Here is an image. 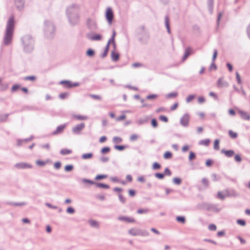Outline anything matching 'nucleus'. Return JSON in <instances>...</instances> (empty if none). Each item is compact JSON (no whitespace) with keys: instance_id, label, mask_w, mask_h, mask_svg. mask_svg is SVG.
<instances>
[{"instance_id":"5701e85b","label":"nucleus","mask_w":250,"mask_h":250,"mask_svg":"<svg viewBox=\"0 0 250 250\" xmlns=\"http://www.w3.org/2000/svg\"><path fill=\"white\" fill-rule=\"evenodd\" d=\"M120 56V54L114 50H112L111 52V58L114 62H117L119 60Z\"/></svg>"},{"instance_id":"cd10ccee","label":"nucleus","mask_w":250,"mask_h":250,"mask_svg":"<svg viewBox=\"0 0 250 250\" xmlns=\"http://www.w3.org/2000/svg\"><path fill=\"white\" fill-rule=\"evenodd\" d=\"M93 156L94 154L92 152H88L83 154L81 158L83 160H89L91 159Z\"/></svg>"},{"instance_id":"09e8293b","label":"nucleus","mask_w":250,"mask_h":250,"mask_svg":"<svg viewBox=\"0 0 250 250\" xmlns=\"http://www.w3.org/2000/svg\"><path fill=\"white\" fill-rule=\"evenodd\" d=\"M220 140L216 139L213 142V148L216 150H219L220 149Z\"/></svg>"},{"instance_id":"0e129e2a","label":"nucleus","mask_w":250,"mask_h":250,"mask_svg":"<svg viewBox=\"0 0 250 250\" xmlns=\"http://www.w3.org/2000/svg\"><path fill=\"white\" fill-rule=\"evenodd\" d=\"M62 166V164L59 161L55 162L53 164V167L56 170L60 169L61 168Z\"/></svg>"},{"instance_id":"bb28decb","label":"nucleus","mask_w":250,"mask_h":250,"mask_svg":"<svg viewBox=\"0 0 250 250\" xmlns=\"http://www.w3.org/2000/svg\"><path fill=\"white\" fill-rule=\"evenodd\" d=\"M226 196L227 197H238L239 196V194L234 190H226Z\"/></svg>"},{"instance_id":"5fc2aeb1","label":"nucleus","mask_w":250,"mask_h":250,"mask_svg":"<svg viewBox=\"0 0 250 250\" xmlns=\"http://www.w3.org/2000/svg\"><path fill=\"white\" fill-rule=\"evenodd\" d=\"M155 178H157L159 180H163L165 178V175H164L163 172H157L154 173V174Z\"/></svg>"},{"instance_id":"c85d7f7f","label":"nucleus","mask_w":250,"mask_h":250,"mask_svg":"<svg viewBox=\"0 0 250 250\" xmlns=\"http://www.w3.org/2000/svg\"><path fill=\"white\" fill-rule=\"evenodd\" d=\"M82 182L85 185H95L96 182L92 180L87 179V178H83L81 179Z\"/></svg>"},{"instance_id":"052dcab7","label":"nucleus","mask_w":250,"mask_h":250,"mask_svg":"<svg viewBox=\"0 0 250 250\" xmlns=\"http://www.w3.org/2000/svg\"><path fill=\"white\" fill-rule=\"evenodd\" d=\"M74 117L78 120H81V121H82V120H85L86 119H87L88 118V117L86 116H84V115H74Z\"/></svg>"},{"instance_id":"473e14b6","label":"nucleus","mask_w":250,"mask_h":250,"mask_svg":"<svg viewBox=\"0 0 250 250\" xmlns=\"http://www.w3.org/2000/svg\"><path fill=\"white\" fill-rule=\"evenodd\" d=\"M162 166L161 165L157 162H154L152 165L151 168L153 170H158L161 168Z\"/></svg>"},{"instance_id":"f257e3e1","label":"nucleus","mask_w":250,"mask_h":250,"mask_svg":"<svg viewBox=\"0 0 250 250\" xmlns=\"http://www.w3.org/2000/svg\"><path fill=\"white\" fill-rule=\"evenodd\" d=\"M15 20L13 15L11 16L7 21L6 26V29L3 38V43L5 45H9L11 44L14 34L15 29Z\"/></svg>"},{"instance_id":"7ed1b4c3","label":"nucleus","mask_w":250,"mask_h":250,"mask_svg":"<svg viewBox=\"0 0 250 250\" xmlns=\"http://www.w3.org/2000/svg\"><path fill=\"white\" fill-rule=\"evenodd\" d=\"M23 46V51L31 53L34 49V40L30 35H25L21 39Z\"/></svg>"},{"instance_id":"13d9d810","label":"nucleus","mask_w":250,"mask_h":250,"mask_svg":"<svg viewBox=\"0 0 250 250\" xmlns=\"http://www.w3.org/2000/svg\"><path fill=\"white\" fill-rule=\"evenodd\" d=\"M10 113H7L5 114L0 115V123L5 122L8 116L10 115Z\"/></svg>"},{"instance_id":"20e7f679","label":"nucleus","mask_w":250,"mask_h":250,"mask_svg":"<svg viewBox=\"0 0 250 250\" xmlns=\"http://www.w3.org/2000/svg\"><path fill=\"white\" fill-rule=\"evenodd\" d=\"M137 35L141 37L138 38L139 41L142 44H146L148 42L150 35L148 31L145 29V25H141L136 30Z\"/></svg>"},{"instance_id":"423d86ee","label":"nucleus","mask_w":250,"mask_h":250,"mask_svg":"<svg viewBox=\"0 0 250 250\" xmlns=\"http://www.w3.org/2000/svg\"><path fill=\"white\" fill-rule=\"evenodd\" d=\"M104 16L106 21L108 24L110 25L113 22L114 18V14L112 8L110 7H108L105 10Z\"/></svg>"},{"instance_id":"58836bf2","label":"nucleus","mask_w":250,"mask_h":250,"mask_svg":"<svg viewBox=\"0 0 250 250\" xmlns=\"http://www.w3.org/2000/svg\"><path fill=\"white\" fill-rule=\"evenodd\" d=\"M74 167L72 164L66 165L64 167V170L66 172H70L73 170Z\"/></svg>"},{"instance_id":"2eb2a0df","label":"nucleus","mask_w":250,"mask_h":250,"mask_svg":"<svg viewBox=\"0 0 250 250\" xmlns=\"http://www.w3.org/2000/svg\"><path fill=\"white\" fill-rule=\"evenodd\" d=\"M221 153L224 154L226 157L230 158L235 155V151L233 149H222Z\"/></svg>"},{"instance_id":"39448f33","label":"nucleus","mask_w":250,"mask_h":250,"mask_svg":"<svg viewBox=\"0 0 250 250\" xmlns=\"http://www.w3.org/2000/svg\"><path fill=\"white\" fill-rule=\"evenodd\" d=\"M44 32L45 37L48 39H52L55 35V25L51 21L48 20L44 21Z\"/></svg>"},{"instance_id":"aec40b11","label":"nucleus","mask_w":250,"mask_h":250,"mask_svg":"<svg viewBox=\"0 0 250 250\" xmlns=\"http://www.w3.org/2000/svg\"><path fill=\"white\" fill-rule=\"evenodd\" d=\"M149 119V117L148 116H146L144 118H141L139 119H138L136 121V123L138 125H142L144 124H146L148 122Z\"/></svg>"},{"instance_id":"f8f14e48","label":"nucleus","mask_w":250,"mask_h":250,"mask_svg":"<svg viewBox=\"0 0 250 250\" xmlns=\"http://www.w3.org/2000/svg\"><path fill=\"white\" fill-rule=\"evenodd\" d=\"M118 219L119 221L125 222L127 223H134L136 222V220L134 218L127 216H119L118 217Z\"/></svg>"},{"instance_id":"2f4dec72","label":"nucleus","mask_w":250,"mask_h":250,"mask_svg":"<svg viewBox=\"0 0 250 250\" xmlns=\"http://www.w3.org/2000/svg\"><path fill=\"white\" fill-rule=\"evenodd\" d=\"M178 95L177 91L171 92L166 95V97L167 99H174L176 98Z\"/></svg>"},{"instance_id":"680f3d73","label":"nucleus","mask_w":250,"mask_h":250,"mask_svg":"<svg viewBox=\"0 0 250 250\" xmlns=\"http://www.w3.org/2000/svg\"><path fill=\"white\" fill-rule=\"evenodd\" d=\"M158 187L164 189L166 191V193L167 195H168L170 193L173 191V189L165 187L164 186L159 185L158 186Z\"/></svg>"},{"instance_id":"9b49d317","label":"nucleus","mask_w":250,"mask_h":250,"mask_svg":"<svg viewBox=\"0 0 250 250\" xmlns=\"http://www.w3.org/2000/svg\"><path fill=\"white\" fill-rule=\"evenodd\" d=\"M14 167L19 169H24L27 168H31L33 167V166L31 164L26 162H21L16 163Z\"/></svg>"},{"instance_id":"f03ea898","label":"nucleus","mask_w":250,"mask_h":250,"mask_svg":"<svg viewBox=\"0 0 250 250\" xmlns=\"http://www.w3.org/2000/svg\"><path fill=\"white\" fill-rule=\"evenodd\" d=\"M79 6L77 4H73L66 8V15L71 25L74 26L79 23Z\"/></svg>"},{"instance_id":"e433bc0d","label":"nucleus","mask_w":250,"mask_h":250,"mask_svg":"<svg viewBox=\"0 0 250 250\" xmlns=\"http://www.w3.org/2000/svg\"><path fill=\"white\" fill-rule=\"evenodd\" d=\"M72 152V150L65 148L62 149L60 151V153L62 155H67L71 154Z\"/></svg>"},{"instance_id":"412c9836","label":"nucleus","mask_w":250,"mask_h":250,"mask_svg":"<svg viewBox=\"0 0 250 250\" xmlns=\"http://www.w3.org/2000/svg\"><path fill=\"white\" fill-rule=\"evenodd\" d=\"M238 113L243 119L245 120H249L250 119V115L247 112L238 109Z\"/></svg>"},{"instance_id":"ddd939ff","label":"nucleus","mask_w":250,"mask_h":250,"mask_svg":"<svg viewBox=\"0 0 250 250\" xmlns=\"http://www.w3.org/2000/svg\"><path fill=\"white\" fill-rule=\"evenodd\" d=\"M67 126V124H63L58 126L56 129L52 132V135H57L62 133Z\"/></svg>"},{"instance_id":"49530a36","label":"nucleus","mask_w":250,"mask_h":250,"mask_svg":"<svg viewBox=\"0 0 250 250\" xmlns=\"http://www.w3.org/2000/svg\"><path fill=\"white\" fill-rule=\"evenodd\" d=\"M196 158V153L192 151H190L188 155V160L190 162H191L193 160Z\"/></svg>"},{"instance_id":"f3484780","label":"nucleus","mask_w":250,"mask_h":250,"mask_svg":"<svg viewBox=\"0 0 250 250\" xmlns=\"http://www.w3.org/2000/svg\"><path fill=\"white\" fill-rule=\"evenodd\" d=\"M229 84L226 81H223V78H220L217 81V86L218 88L228 87Z\"/></svg>"},{"instance_id":"864d4df0","label":"nucleus","mask_w":250,"mask_h":250,"mask_svg":"<svg viewBox=\"0 0 250 250\" xmlns=\"http://www.w3.org/2000/svg\"><path fill=\"white\" fill-rule=\"evenodd\" d=\"M150 123H151V125L152 126V127L153 128H155L158 127V122L156 118H152L151 120Z\"/></svg>"},{"instance_id":"6e6552de","label":"nucleus","mask_w":250,"mask_h":250,"mask_svg":"<svg viewBox=\"0 0 250 250\" xmlns=\"http://www.w3.org/2000/svg\"><path fill=\"white\" fill-rule=\"evenodd\" d=\"M86 37L92 41H100L103 39V36L101 34L94 33L93 31L86 34Z\"/></svg>"},{"instance_id":"393cba45","label":"nucleus","mask_w":250,"mask_h":250,"mask_svg":"<svg viewBox=\"0 0 250 250\" xmlns=\"http://www.w3.org/2000/svg\"><path fill=\"white\" fill-rule=\"evenodd\" d=\"M129 146L128 145H115L114 146V148L116 150H117L119 151H122L124 150L125 149L128 148Z\"/></svg>"},{"instance_id":"ea45409f","label":"nucleus","mask_w":250,"mask_h":250,"mask_svg":"<svg viewBox=\"0 0 250 250\" xmlns=\"http://www.w3.org/2000/svg\"><path fill=\"white\" fill-rule=\"evenodd\" d=\"M21 88V85L19 83H15L13 85L11 88V92L12 93H14L16 92L18 90L20 89Z\"/></svg>"},{"instance_id":"8fccbe9b","label":"nucleus","mask_w":250,"mask_h":250,"mask_svg":"<svg viewBox=\"0 0 250 250\" xmlns=\"http://www.w3.org/2000/svg\"><path fill=\"white\" fill-rule=\"evenodd\" d=\"M108 177L106 174H97L94 178L95 181H100L105 179Z\"/></svg>"},{"instance_id":"a18cd8bd","label":"nucleus","mask_w":250,"mask_h":250,"mask_svg":"<svg viewBox=\"0 0 250 250\" xmlns=\"http://www.w3.org/2000/svg\"><path fill=\"white\" fill-rule=\"evenodd\" d=\"M172 182L176 185H180L182 184V179L180 177H175L172 179Z\"/></svg>"},{"instance_id":"a19ab883","label":"nucleus","mask_w":250,"mask_h":250,"mask_svg":"<svg viewBox=\"0 0 250 250\" xmlns=\"http://www.w3.org/2000/svg\"><path fill=\"white\" fill-rule=\"evenodd\" d=\"M95 54V50L91 48H88L86 51V55L89 57H93Z\"/></svg>"},{"instance_id":"7c9ffc66","label":"nucleus","mask_w":250,"mask_h":250,"mask_svg":"<svg viewBox=\"0 0 250 250\" xmlns=\"http://www.w3.org/2000/svg\"><path fill=\"white\" fill-rule=\"evenodd\" d=\"M175 219L177 222L182 224H184L186 222V217L183 215L177 216Z\"/></svg>"},{"instance_id":"de8ad7c7","label":"nucleus","mask_w":250,"mask_h":250,"mask_svg":"<svg viewBox=\"0 0 250 250\" xmlns=\"http://www.w3.org/2000/svg\"><path fill=\"white\" fill-rule=\"evenodd\" d=\"M89 223L91 227L95 228H97L99 226L98 222L95 220H93V219L89 220Z\"/></svg>"},{"instance_id":"6ab92c4d","label":"nucleus","mask_w":250,"mask_h":250,"mask_svg":"<svg viewBox=\"0 0 250 250\" xmlns=\"http://www.w3.org/2000/svg\"><path fill=\"white\" fill-rule=\"evenodd\" d=\"M59 84L62 85L64 88L71 89V81L63 80L59 82Z\"/></svg>"},{"instance_id":"774afa93","label":"nucleus","mask_w":250,"mask_h":250,"mask_svg":"<svg viewBox=\"0 0 250 250\" xmlns=\"http://www.w3.org/2000/svg\"><path fill=\"white\" fill-rule=\"evenodd\" d=\"M66 212L68 214H73L75 212V209L72 206H69L66 208Z\"/></svg>"},{"instance_id":"6e6d98bb","label":"nucleus","mask_w":250,"mask_h":250,"mask_svg":"<svg viewBox=\"0 0 250 250\" xmlns=\"http://www.w3.org/2000/svg\"><path fill=\"white\" fill-rule=\"evenodd\" d=\"M113 143L118 144L123 142V139L119 136H114L112 139Z\"/></svg>"},{"instance_id":"c03bdc74","label":"nucleus","mask_w":250,"mask_h":250,"mask_svg":"<svg viewBox=\"0 0 250 250\" xmlns=\"http://www.w3.org/2000/svg\"><path fill=\"white\" fill-rule=\"evenodd\" d=\"M210 143V140L209 139H205L200 141L199 144L205 146H209Z\"/></svg>"},{"instance_id":"79ce46f5","label":"nucleus","mask_w":250,"mask_h":250,"mask_svg":"<svg viewBox=\"0 0 250 250\" xmlns=\"http://www.w3.org/2000/svg\"><path fill=\"white\" fill-rule=\"evenodd\" d=\"M172 156V153L170 151H167L163 154L164 158L166 160L170 159Z\"/></svg>"},{"instance_id":"69168bd1","label":"nucleus","mask_w":250,"mask_h":250,"mask_svg":"<svg viewBox=\"0 0 250 250\" xmlns=\"http://www.w3.org/2000/svg\"><path fill=\"white\" fill-rule=\"evenodd\" d=\"M196 97V95L195 94H189L186 98V102L188 103L191 102L193 100V99Z\"/></svg>"},{"instance_id":"4468645a","label":"nucleus","mask_w":250,"mask_h":250,"mask_svg":"<svg viewBox=\"0 0 250 250\" xmlns=\"http://www.w3.org/2000/svg\"><path fill=\"white\" fill-rule=\"evenodd\" d=\"M193 51L190 47H188L185 49L184 55L182 58L181 61L182 62H185L187 58L191 54H192Z\"/></svg>"},{"instance_id":"c9c22d12","label":"nucleus","mask_w":250,"mask_h":250,"mask_svg":"<svg viewBox=\"0 0 250 250\" xmlns=\"http://www.w3.org/2000/svg\"><path fill=\"white\" fill-rule=\"evenodd\" d=\"M220 210L221 209L218 208L217 205L211 204L210 211H211L215 213H218L219 212H220Z\"/></svg>"},{"instance_id":"b1692460","label":"nucleus","mask_w":250,"mask_h":250,"mask_svg":"<svg viewBox=\"0 0 250 250\" xmlns=\"http://www.w3.org/2000/svg\"><path fill=\"white\" fill-rule=\"evenodd\" d=\"M95 186L96 187L101 189H108L110 188L108 184L104 183L96 182Z\"/></svg>"},{"instance_id":"3c124183","label":"nucleus","mask_w":250,"mask_h":250,"mask_svg":"<svg viewBox=\"0 0 250 250\" xmlns=\"http://www.w3.org/2000/svg\"><path fill=\"white\" fill-rule=\"evenodd\" d=\"M228 134H229V136L231 139H235L237 138L238 137V134L236 132H234L233 131H232L231 130H229Z\"/></svg>"},{"instance_id":"4be33fe9","label":"nucleus","mask_w":250,"mask_h":250,"mask_svg":"<svg viewBox=\"0 0 250 250\" xmlns=\"http://www.w3.org/2000/svg\"><path fill=\"white\" fill-rule=\"evenodd\" d=\"M128 233L133 236H140V229L135 228H132L128 230Z\"/></svg>"},{"instance_id":"bf43d9fd","label":"nucleus","mask_w":250,"mask_h":250,"mask_svg":"<svg viewBox=\"0 0 250 250\" xmlns=\"http://www.w3.org/2000/svg\"><path fill=\"white\" fill-rule=\"evenodd\" d=\"M37 77L34 75L27 76L23 78V80L25 81H30L34 82L36 80Z\"/></svg>"},{"instance_id":"4d7b16f0","label":"nucleus","mask_w":250,"mask_h":250,"mask_svg":"<svg viewBox=\"0 0 250 250\" xmlns=\"http://www.w3.org/2000/svg\"><path fill=\"white\" fill-rule=\"evenodd\" d=\"M223 15V13L222 12H220L217 14V20H216V24L217 26V28H218V26H219L220 22V21L222 18Z\"/></svg>"},{"instance_id":"37998d69","label":"nucleus","mask_w":250,"mask_h":250,"mask_svg":"<svg viewBox=\"0 0 250 250\" xmlns=\"http://www.w3.org/2000/svg\"><path fill=\"white\" fill-rule=\"evenodd\" d=\"M110 150L111 148L109 146H105L101 148L100 153L102 154H105L109 153Z\"/></svg>"},{"instance_id":"4c0bfd02","label":"nucleus","mask_w":250,"mask_h":250,"mask_svg":"<svg viewBox=\"0 0 250 250\" xmlns=\"http://www.w3.org/2000/svg\"><path fill=\"white\" fill-rule=\"evenodd\" d=\"M210 177L212 181L213 182L219 181L221 179V177L220 175H217L215 173H212L210 175Z\"/></svg>"},{"instance_id":"72a5a7b5","label":"nucleus","mask_w":250,"mask_h":250,"mask_svg":"<svg viewBox=\"0 0 250 250\" xmlns=\"http://www.w3.org/2000/svg\"><path fill=\"white\" fill-rule=\"evenodd\" d=\"M49 162V160H46V161H43L42 160H37L36 161V164L40 167H44L48 162Z\"/></svg>"},{"instance_id":"9d476101","label":"nucleus","mask_w":250,"mask_h":250,"mask_svg":"<svg viewBox=\"0 0 250 250\" xmlns=\"http://www.w3.org/2000/svg\"><path fill=\"white\" fill-rule=\"evenodd\" d=\"M84 127L85 124L84 123H81L73 127L72 129V131L74 134H80Z\"/></svg>"},{"instance_id":"a878e982","label":"nucleus","mask_w":250,"mask_h":250,"mask_svg":"<svg viewBox=\"0 0 250 250\" xmlns=\"http://www.w3.org/2000/svg\"><path fill=\"white\" fill-rule=\"evenodd\" d=\"M6 204L10 206H22L27 205V203L25 202H7Z\"/></svg>"},{"instance_id":"603ef678","label":"nucleus","mask_w":250,"mask_h":250,"mask_svg":"<svg viewBox=\"0 0 250 250\" xmlns=\"http://www.w3.org/2000/svg\"><path fill=\"white\" fill-rule=\"evenodd\" d=\"M202 183L205 189L208 188H209V181L206 178H203L202 179Z\"/></svg>"},{"instance_id":"338daca9","label":"nucleus","mask_w":250,"mask_h":250,"mask_svg":"<svg viewBox=\"0 0 250 250\" xmlns=\"http://www.w3.org/2000/svg\"><path fill=\"white\" fill-rule=\"evenodd\" d=\"M226 197H227L226 195H225L222 191H218L217 194V198L221 200H224Z\"/></svg>"},{"instance_id":"0eeeda50","label":"nucleus","mask_w":250,"mask_h":250,"mask_svg":"<svg viewBox=\"0 0 250 250\" xmlns=\"http://www.w3.org/2000/svg\"><path fill=\"white\" fill-rule=\"evenodd\" d=\"M87 28L91 31H94L98 29V25L96 21L91 18H88L86 20Z\"/></svg>"},{"instance_id":"f704fd0d","label":"nucleus","mask_w":250,"mask_h":250,"mask_svg":"<svg viewBox=\"0 0 250 250\" xmlns=\"http://www.w3.org/2000/svg\"><path fill=\"white\" fill-rule=\"evenodd\" d=\"M158 95L156 94H150L146 96V100L149 101H154L158 98Z\"/></svg>"},{"instance_id":"a211bd4d","label":"nucleus","mask_w":250,"mask_h":250,"mask_svg":"<svg viewBox=\"0 0 250 250\" xmlns=\"http://www.w3.org/2000/svg\"><path fill=\"white\" fill-rule=\"evenodd\" d=\"M165 25L167 29V31L169 34H171V31L170 29V20L169 16L168 15H166L165 17Z\"/></svg>"},{"instance_id":"c756f323","label":"nucleus","mask_w":250,"mask_h":250,"mask_svg":"<svg viewBox=\"0 0 250 250\" xmlns=\"http://www.w3.org/2000/svg\"><path fill=\"white\" fill-rule=\"evenodd\" d=\"M214 0H208V10L210 14H212L213 9Z\"/></svg>"},{"instance_id":"dca6fc26","label":"nucleus","mask_w":250,"mask_h":250,"mask_svg":"<svg viewBox=\"0 0 250 250\" xmlns=\"http://www.w3.org/2000/svg\"><path fill=\"white\" fill-rule=\"evenodd\" d=\"M14 1L17 8L20 11L22 10L24 6L25 0H14Z\"/></svg>"},{"instance_id":"e2e57ef3","label":"nucleus","mask_w":250,"mask_h":250,"mask_svg":"<svg viewBox=\"0 0 250 250\" xmlns=\"http://www.w3.org/2000/svg\"><path fill=\"white\" fill-rule=\"evenodd\" d=\"M69 94V93L67 92H62L59 95V97L62 100H64L67 98Z\"/></svg>"},{"instance_id":"1a4fd4ad","label":"nucleus","mask_w":250,"mask_h":250,"mask_svg":"<svg viewBox=\"0 0 250 250\" xmlns=\"http://www.w3.org/2000/svg\"><path fill=\"white\" fill-rule=\"evenodd\" d=\"M190 115L188 113H185L180 119V124L184 127H187L189 125Z\"/></svg>"}]
</instances>
